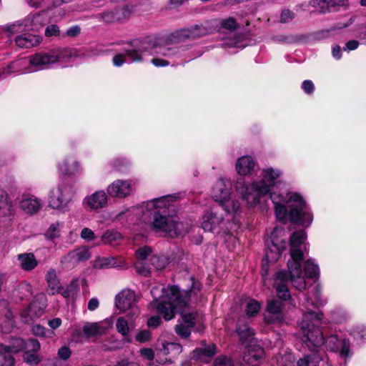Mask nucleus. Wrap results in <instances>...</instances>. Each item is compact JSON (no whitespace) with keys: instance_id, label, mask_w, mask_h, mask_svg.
<instances>
[{"instance_id":"62","label":"nucleus","mask_w":366,"mask_h":366,"mask_svg":"<svg viewBox=\"0 0 366 366\" xmlns=\"http://www.w3.org/2000/svg\"><path fill=\"white\" fill-rule=\"evenodd\" d=\"M81 237L86 241L94 240L96 238L93 231L87 227H85L81 230Z\"/></svg>"},{"instance_id":"18","label":"nucleus","mask_w":366,"mask_h":366,"mask_svg":"<svg viewBox=\"0 0 366 366\" xmlns=\"http://www.w3.org/2000/svg\"><path fill=\"white\" fill-rule=\"evenodd\" d=\"M41 348L40 343L35 339H29L26 341V347L24 348V354L23 359L24 362L29 365L36 366L40 361V357L38 354Z\"/></svg>"},{"instance_id":"21","label":"nucleus","mask_w":366,"mask_h":366,"mask_svg":"<svg viewBox=\"0 0 366 366\" xmlns=\"http://www.w3.org/2000/svg\"><path fill=\"white\" fill-rule=\"evenodd\" d=\"M107 194L103 190H99L86 197L83 204L91 209L97 210L107 206Z\"/></svg>"},{"instance_id":"40","label":"nucleus","mask_w":366,"mask_h":366,"mask_svg":"<svg viewBox=\"0 0 366 366\" xmlns=\"http://www.w3.org/2000/svg\"><path fill=\"white\" fill-rule=\"evenodd\" d=\"M187 30L188 37L189 40H193L202 37L207 34V29L202 25H194L189 28Z\"/></svg>"},{"instance_id":"60","label":"nucleus","mask_w":366,"mask_h":366,"mask_svg":"<svg viewBox=\"0 0 366 366\" xmlns=\"http://www.w3.org/2000/svg\"><path fill=\"white\" fill-rule=\"evenodd\" d=\"M295 18V14L289 10L286 9L282 11L280 16V21L282 23H288Z\"/></svg>"},{"instance_id":"12","label":"nucleus","mask_w":366,"mask_h":366,"mask_svg":"<svg viewBox=\"0 0 366 366\" xmlns=\"http://www.w3.org/2000/svg\"><path fill=\"white\" fill-rule=\"evenodd\" d=\"M90 257L89 249L86 247H80L64 255L61 259V264L64 267L71 269L79 262L86 261Z\"/></svg>"},{"instance_id":"20","label":"nucleus","mask_w":366,"mask_h":366,"mask_svg":"<svg viewBox=\"0 0 366 366\" xmlns=\"http://www.w3.org/2000/svg\"><path fill=\"white\" fill-rule=\"evenodd\" d=\"M223 215L212 208L204 214L202 227L204 231L214 232L223 222Z\"/></svg>"},{"instance_id":"28","label":"nucleus","mask_w":366,"mask_h":366,"mask_svg":"<svg viewBox=\"0 0 366 366\" xmlns=\"http://www.w3.org/2000/svg\"><path fill=\"white\" fill-rule=\"evenodd\" d=\"M236 332L239 337V340L245 346L254 343V332L249 326L248 323H243L239 320L237 325Z\"/></svg>"},{"instance_id":"39","label":"nucleus","mask_w":366,"mask_h":366,"mask_svg":"<svg viewBox=\"0 0 366 366\" xmlns=\"http://www.w3.org/2000/svg\"><path fill=\"white\" fill-rule=\"evenodd\" d=\"M219 203L222 209L227 213H236L240 207L239 202L230 199V196L224 200H220Z\"/></svg>"},{"instance_id":"61","label":"nucleus","mask_w":366,"mask_h":366,"mask_svg":"<svg viewBox=\"0 0 366 366\" xmlns=\"http://www.w3.org/2000/svg\"><path fill=\"white\" fill-rule=\"evenodd\" d=\"M151 334L148 330H144L139 332L136 335V340L139 342H145L150 340Z\"/></svg>"},{"instance_id":"54","label":"nucleus","mask_w":366,"mask_h":366,"mask_svg":"<svg viewBox=\"0 0 366 366\" xmlns=\"http://www.w3.org/2000/svg\"><path fill=\"white\" fill-rule=\"evenodd\" d=\"M151 253L152 249L147 246L139 248L136 251V255L139 260L146 259Z\"/></svg>"},{"instance_id":"48","label":"nucleus","mask_w":366,"mask_h":366,"mask_svg":"<svg viewBox=\"0 0 366 366\" xmlns=\"http://www.w3.org/2000/svg\"><path fill=\"white\" fill-rule=\"evenodd\" d=\"M194 352L198 355L202 354L203 356L207 357H211L217 352V347L215 345L212 344L204 348L197 349Z\"/></svg>"},{"instance_id":"43","label":"nucleus","mask_w":366,"mask_h":366,"mask_svg":"<svg viewBox=\"0 0 366 366\" xmlns=\"http://www.w3.org/2000/svg\"><path fill=\"white\" fill-rule=\"evenodd\" d=\"M174 199L172 195L164 196L159 198L154 199L148 204V207H154L156 208H164L169 205L170 202Z\"/></svg>"},{"instance_id":"52","label":"nucleus","mask_w":366,"mask_h":366,"mask_svg":"<svg viewBox=\"0 0 366 366\" xmlns=\"http://www.w3.org/2000/svg\"><path fill=\"white\" fill-rule=\"evenodd\" d=\"M44 34L47 37L59 36L61 35V31L57 25L51 24L46 26Z\"/></svg>"},{"instance_id":"57","label":"nucleus","mask_w":366,"mask_h":366,"mask_svg":"<svg viewBox=\"0 0 366 366\" xmlns=\"http://www.w3.org/2000/svg\"><path fill=\"white\" fill-rule=\"evenodd\" d=\"M71 355L70 348L67 346H63L58 350V357L63 360H67Z\"/></svg>"},{"instance_id":"10","label":"nucleus","mask_w":366,"mask_h":366,"mask_svg":"<svg viewBox=\"0 0 366 366\" xmlns=\"http://www.w3.org/2000/svg\"><path fill=\"white\" fill-rule=\"evenodd\" d=\"M282 232H283L282 229L274 228L271 234L270 242L267 243V248L264 257L268 262H274L277 261L282 252L286 249V242L280 240L276 237L277 234Z\"/></svg>"},{"instance_id":"59","label":"nucleus","mask_w":366,"mask_h":366,"mask_svg":"<svg viewBox=\"0 0 366 366\" xmlns=\"http://www.w3.org/2000/svg\"><path fill=\"white\" fill-rule=\"evenodd\" d=\"M59 234V224H51L46 231V236L51 239L56 238Z\"/></svg>"},{"instance_id":"24","label":"nucleus","mask_w":366,"mask_h":366,"mask_svg":"<svg viewBox=\"0 0 366 366\" xmlns=\"http://www.w3.org/2000/svg\"><path fill=\"white\" fill-rule=\"evenodd\" d=\"M245 347L247 350L244 354V361L249 365H257L264 355L263 348L257 345L255 343L247 345V346Z\"/></svg>"},{"instance_id":"26","label":"nucleus","mask_w":366,"mask_h":366,"mask_svg":"<svg viewBox=\"0 0 366 366\" xmlns=\"http://www.w3.org/2000/svg\"><path fill=\"white\" fill-rule=\"evenodd\" d=\"M110 327L107 322H87L83 327V332L87 337L101 336Z\"/></svg>"},{"instance_id":"33","label":"nucleus","mask_w":366,"mask_h":366,"mask_svg":"<svg viewBox=\"0 0 366 366\" xmlns=\"http://www.w3.org/2000/svg\"><path fill=\"white\" fill-rule=\"evenodd\" d=\"M124 263L121 260H117L113 257H97L93 263L95 269H101L111 267H123Z\"/></svg>"},{"instance_id":"44","label":"nucleus","mask_w":366,"mask_h":366,"mask_svg":"<svg viewBox=\"0 0 366 366\" xmlns=\"http://www.w3.org/2000/svg\"><path fill=\"white\" fill-rule=\"evenodd\" d=\"M137 41H141V39H137ZM134 41H137V40H134L132 42H130L129 44H128V46L126 47L124 49V54H116L114 57H113V59H112V61H113V64L114 66H121L122 65H123V64L125 62V58L127 57L129 58L132 61H134L132 58L127 55V50H128L129 49L131 48V45L134 42Z\"/></svg>"},{"instance_id":"27","label":"nucleus","mask_w":366,"mask_h":366,"mask_svg":"<svg viewBox=\"0 0 366 366\" xmlns=\"http://www.w3.org/2000/svg\"><path fill=\"white\" fill-rule=\"evenodd\" d=\"M256 166L255 160L249 155L239 157L235 164L237 173L241 176L249 175Z\"/></svg>"},{"instance_id":"17","label":"nucleus","mask_w":366,"mask_h":366,"mask_svg":"<svg viewBox=\"0 0 366 366\" xmlns=\"http://www.w3.org/2000/svg\"><path fill=\"white\" fill-rule=\"evenodd\" d=\"M324 343L329 350L339 352L342 357L347 358L350 356L349 342L345 340L339 339L337 335H331Z\"/></svg>"},{"instance_id":"51","label":"nucleus","mask_w":366,"mask_h":366,"mask_svg":"<svg viewBox=\"0 0 366 366\" xmlns=\"http://www.w3.org/2000/svg\"><path fill=\"white\" fill-rule=\"evenodd\" d=\"M32 333L39 337H48L52 332L40 325H35L32 327Z\"/></svg>"},{"instance_id":"35","label":"nucleus","mask_w":366,"mask_h":366,"mask_svg":"<svg viewBox=\"0 0 366 366\" xmlns=\"http://www.w3.org/2000/svg\"><path fill=\"white\" fill-rule=\"evenodd\" d=\"M323 355L324 354L320 355V352L305 355L298 360L297 366H315V364H319L323 360Z\"/></svg>"},{"instance_id":"32","label":"nucleus","mask_w":366,"mask_h":366,"mask_svg":"<svg viewBox=\"0 0 366 366\" xmlns=\"http://www.w3.org/2000/svg\"><path fill=\"white\" fill-rule=\"evenodd\" d=\"M45 280L47 283V293L50 295H54L61 292V286L54 269H50L46 276Z\"/></svg>"},{"instance_id":"1","label":"nucleus","mask_w":366,"mask_h":366,"mask_svg":"<svg viewBox=\"0 0 366 366\" xmlns=\"http://www.w3.org/2000/svg\"><path fill=\"white\" fill-rule=\"evenodd\" d=\"M263 179L254 182L249 186H245L243 182H237V191L249 204L253 205L259 202V199L270 193V198L274 205L275 215L279 221L285 222L289 214L292 222L302 226H309L313 219L305 202L297 194L290 193L286 196L271 192V188L282 184L280 179L281 172L272 167L262 170Z\"/></svg>"},{"instance_id":"42","label":"nucleus","mask_w":366,"mask_h":366,"mask_svg":"<svg viewBox=\"0 0 366 366\" xmlns=\"http://www.w3.org/2000/svg\"><path fill=\"white\" fill-rule=\"evenodd\" d=\"M151 265L157 270H161L169 264V258L164 255H153L150 259Z\"/></svg>"},{"instance_id":"50","label":"nucleus","mask_w":366,"mask_h":366,"mask_svg":"<svg viewBox=\"0 0 366 366\" xmlns=\"http://www.w3.org/2000/svg\"><path fill=\"white\" fill-rule=\"evenodd\" d=\"M4 317L6 318V321L4 332H9L14 326V315L9 309H7L6 313L4 314Z\"/></svg>"},{"instance_id":"4","label":"nucleus","mask_w":366,"mask_h":366,"mask_svg":"<svg viewBox=\"0 0 366 366\" xmlns=\"http://www.w3.org/2000/svg\"><path fill=\"white\" fill-rule=\"evenodd\" d=\"M185 50V46H178L174 43H169L166 38L164 44H161L157 38L146 37L141 41H134L131 48L127 50V54L133 61H142L146 53L156 54L168 58L179 56L181 51Z\"/></svg>"},{"instance_id":"58","label":"nucleus","mask_w":366,"mask_h":366,"mask_svg":"<svg viewBox=\"0 0 366 366\" xmlns=\"http://www.w3.org/2000/svg\"><path fill=\"white\" fill-rule=\"evenodd\" d=\"M237 22L233 18H228L222 21V27L228 30H234L237 28Z\"/></svg>"},{"instance_id":"6","label":"nucleus","mask_w":366,"mask_h":366,"mask_svg":"<svg viewBox=\"0 0 366 366\" xmlns=\"http://www.w3.org/2000/svg\"><path fill=\"white\" fill-rule=\"evenodd\" d=\"M152 225L156 232L164 234L169 237L184 235L189 230L188 224L179 221L177 216H164L155 212Z\"/></svg>"},{"instance_id":"38","label":"nucleus","mask_w":366,"mask_h":366,"mask_svg":"<svg viewBox=\"0 0 366 366\" xmlns=\"http://www.w3.org/2000/svg\"><path fill=\"white\" fill-rule=\"evenodd\" d=\"M162 351L163 354L171 355L172 357H174L182 352V347L178 343L166 342L163 344Z\"/></svg>"},{"instance_id":"5","label":"nucleus","mask_w":366,"mask_h":366,"mask_svg":"<svg viewBox=\"0 0 366 366\" xmlns=\"http://www.w3.org/2000/svg\"><path fill=\"white\" fill-rule=\"evenodd\" d=\"M307 238L305 231L300 230L294 232L290 237V256L287 262L290 281L294 287L299 291L306 289L307 283L302 273L301 262L304 259L303 249H306L304 242Z\"/></svg>"},{"instance_id":"13","label":"nucleus","mask_w":366,"mask_h":366,"mask_svg":"<svg viewBox=\"0 0 366 366\" xmlns=\"http://www.w3.org/2000/svg\"><path fill=\"white\" fill-rule=\"evenodd\" d=\"M132 14L129 6L116 7L113 10L107 11L96 15V18L105 23H116L128 19Z\"/></svg>"},{"instance_id":"37","label":"nucleus","mask_w":366,"mask_h":366,"mask_svg":"<svg viewBox=\"0 0 366 366\" xmlns=\"http://www.w3.org/2000/svg\"><path fill=\"white\" fill-rule=\"evenodd\" d=\"M122 239V234L117 231L107 230L102 236V241L104 244L114 245Z\"/></svg>"},{"instance_id":"11","label":"nucleus","mask_w":366,"mask_h":366,"mask_svg":"<svg viewBox=\"0 0 366 366\" xmlns=\"http://www.w3.org/2000/svg\"><path fill=\"white\" fill-rule=\"evenodd\" d=\"M26 342L21 338H13L10 340L9 345H4L1 344V365L12 366L14 364V358L12 353H16L26 347Z\"/></svg>"},{"instance_id":"30","label":"nucleus","mask_w":366,"mask_h":366,"mask_svg":"<svg viewBox=\"0 0 366 366\" xmlns=\"http://www.w3.org/2000/svg\"><path fill=\"white\" fill-rule=\"evenodd\" d=\"M58 169L62 175L70 177L80 170V166L74 157H68L59 164Z\"/></svg>"},{"instance_id":"46","label":"nucleus","mask_w":366,"mask_h":366,"mask_svg":"<svg viewBox=\"0 0 366 366\" xmlns=\"http://www.w3.org/2000/svg\"><path fill=\"white\" fill-rule=\"evenodd\" d=\"M260 308H261V305L258 301L254 300H251L250 301H249V302L247 304V306H246L245 311H246L247 315L250 316V317H253V316L256 315L259 312Z\"/></svg>"},{"instance_id":"7","label":"nucleus","mask_w":366,"mask_h":366,"mask_svg":"<svg viewBox=\"0 0 366 366\" xmlns=\"http://www.w3.org/2000/svg\"><path fill=\"white\" fill-rule=\"evenodd\" d=\"M73 52L69 49H55L47 53H37L31 56L29 63L36 67V70L46 69L50 64L56 62L70 61Z\"/></svg>"},{"instance_id":"22","label":"nucleus","mask_w":366,"mask_h":366,"mask_svg":"<svg viewBox=\"0 0 366 366\" xmlns=\"http://www.w3.org/2000/svg\"><path fill=\"white\" fill-rule=\"evenodd\" d=\"M44 311V306L37 301H33L28 307L21 312L22 321L26 324H30L36 319L40 317Z\"/></svg>"},{"instance_id":"41","label":"nucleus","mask_w":366,"mask_h":366,"mask_svg":"<svg viewBox=\"0 0 366 366\" xmlns=\"http://www.w3.org/2000/svg\"><path fill=\"white\" fill-rule=\"evenodd\" d=\"M305 272L307 278H317L320 274V269L317 264L312 259H307L305 263Z\"/></svg>"},{"instance_id":"34","label":"nucleus","mask_w":366,"mask_h":366,"mask_svg":"<svg viewBox=\"0 0 366 366\" xmlns=\"http://www.w3.org/2000/svg\"><path fill=\"white\" fill-rule=\"evenodd\" d=\"M19 260L20 261L22 269L26 271L32 270L38 264L37 260L31 253L19 254Z\"/></svg>"},{"instance_id":"14","label":"nucleus","mask_w":366,"mask_h":366,"mask_svg":"<svg viewBox=\"0 0 366 366\" xmlns=\"http://www.w3.org/2000/svg\"><path fill=\"white\" fill-rule=\"evenodd\" d=\"M16 199V195L12 192L1 194V223L4 222L6 227L11 225L16 214V208L14 204Z\"/></svg>"},{"instance_id":"55","label":"nucleus","mask_w":366,"mask_h":366,"mask_svg":"<svg viewBox=\"0 0 366 366\" xmlns=\"http://www.w3.org/2000/svg\"><path fill=\"white\" fill-rule=\"evenodd\" d=\"M214 366H234L232 360L226 356L217 357L214 360Z\"/></svg>"},{"instance_id":"8","label":"nucleus","mask_w":366,"mask_h":366,"mask_svg":"<svg viewBox=\"0 0 366 366\" xmlns=\"http://www.w3.org/2000/svg\"><path fill=\"white\" fill-rule=\"evenodd\" d=\"M73 195V187L69 184L61 182L50 190L48 205L52 209L65 212L68 210Z\"/></svg>"},{"instance_id":"45","label":"nucleus","mask_w":366,"mask_h":366,"mask_svg":"<svg viewBox=\"0 0 366 366\" xmlns=\"http://www.w3.org/2000/svg\"><path fill=\"white\" fill-rule=\"evenodd\" d=\"M116 327L118 332L122 336L126 337L129 335V323L124 317H120L117 320Z\"/></svg>"},{"instance_id":"63","label":"nucleus","mask_w":366,"mask_h":366,"mask_svg":"<svg viewBox=\"0 0 366 366\" xmlns=\"http://www.w3.org/2000/svg\"><path fill=\"white\" fill-rule=\"evenodd\" d=\"M137 272L144 276H149L151 274V269L144 265L142 262L137 263L136 266Z\"/></svg>"},{"instance_id":"29","label":"nucleus","mask_w":366,"mask_h":366,"mask_svg":"<svg viewBox=\"0 0 366 366\" xmlns=\"http://www.w3.org/2000/svg\"><path fill=\"white\" fill-rule=\"evenodd\" d=\"M25 31H37L44 25V18L41 12L30 14L22 20Z\"/></svg>"},{"instance_id":"16","label":"nucleus","mask_w":366,"mask_h":366,"mask_svg":"<svg viewBox=\"0 0 366 366\" xmlns=\"http://www.w3.org/2000/svg\"><path fill=\"white\" fill-rule=\"evenodd\" d=\"M282 307L283 304L281 301L269 300L264 314L265 321L269 324L280 322L283 320Z\"/></svg>"},{"instance_id":"64","label":"nucleus","mask_w":366,"mask_h":366,"mask_svg":"<svg viewBox=\"0 0 366 366\" xmlns=\"http://www.w3.org/2000/svg\"><path fill=\"white\" fill-rule=\"evenodd\" d=\"M131 216V212L129 209H127L119 212L114 217V219L121 222H124L127 221L128 217Z\"/></svg>"},{"instance_id":"25","label":"nucleus","mask_w":366,"mask_h":366,"mask_svg":"<svg viewBox=\"0 0 366 366\" xmlns=\"http://www.w3.org/2000/svg\"><path fill=\"white\" fill-rule=\"evenodd\" d=\"M42 41V36L32 34H23L16 36L15 43L19 48L30 49L37 46Z\"/></svg>"},{"instance_id":"2","label":"nucleus","mask_w":366,"mask_h":366,"mask_svg":"<svg viewBox=\"0 0 366 366\" xmlns=\"http://www.w3.org/2000/svg\"><path fill=\"white\" fill-rule=\"evenodd\" d=\"M151 294L154 300L150 305L157 307V312L165 320L173 319L175 314L179 312L182 315V323L190 328L195 325L196 315L192 312L184 313L189 300L187 292H181L175 285H168L167 287H154L151 290Z\"/></svg>"},{"instance_id":"56","label":"nucleus","mask_w":366,"mask_h":366,"mask_svg":"<svg viewBox=\"0 0 366 366\" xmlns=\"http://www.w3.org/2000/svg\"><path fill=\"white\" fill-rule=\"evenodd\" d=\"M81 33V28L78 25H74L69 27L66 31L62 35L63 37L69 36V37H76L79 36Z\"/></svg>"},{"instance_id":"31","label":"nucleus","mask_w":366,"mask_h":366,"mask_svg":"<svg viewBox=\"0 0 366 366\" xmlns=\"http://www.w3.org/2000/svg\"><path fill=\"white\" fill-rule=\"evenodd\" d=\"M229 184L228 181L223 179H219L216 182L212 187V194L215 201L219 202L229 197L230 192L228 188V185Z\"/></svg>"},{"instance_id":"49","label":"nucleus","mask_w":366,"mask_h":366,"mask_svg":"<svg viewBox=\"0 0 366 366\" xmlns=\"http://www.w3.org/2000/svg\"><path fill=\"white\" fill-rule=\"evenodd\" d=\"M191 328L183 323H179L175 326L176 333L182 338L188 337L191 334Z\"/></svg>"},{"instance_id":"9","label":"nucleus","mask_w":366,"mask_h":366,"mask_svg":"<svg viewBox=\"0 0 366 366\" xmlns=\"http://www.w3.org/2000/svg\"><path fill=\"white\" fill-rule=\"evenodd\" d=\"M115 305L121 311L129 310L127 316L131 320L139 315V309L136 306L135 294L131 290H123L118 293L115 297Z\"/></svg>"},{"instance_id":"36","label":"nucleus","mask_w":366,"mask_h":366,"mask_svg":"<svg viewBox=\"0 0 366 366\" xmlns=\"http://www.w3.org/2000/svg\"><path fill=\"white\" fill-rule=\"evenodd\" d=\"M167 38L169 43H174L177 45L189 40L186 28L172 32Z\"/></svg>"},{"instance_id":"19","label":"nucleus","mask_w":366,"mask_h":366,"mask_svg":"<svg viewBox=\"0 0 366 366\" xmlns=\"http://www.w3.org/2000/svg\"><path fill=\"white\" fill-rule=\"evenodd\" d=\"M287 283L288 277L285 271L280 270L275 273L273 287L277 295L283 300H289L291 297Z\"/></svg>"},{"instance_id":"47","label":"nucleus","mask_w":366,"mask_h":366,"mask_svg":"<svg viewBox=\"0 0 366 366\" xmlns=\"http://www.w3.org/2000/svg\"><path fill=\"white\" fill-rule=\"evenodd\" d=\"M4 31L9 34H13L18 32L24 31L25 30L24 29L23 21L21 20L16 21L12 24L5 26L4 27Z\"/></svg>"},{"instance_id":"23","label":"nucleus","mask_w":366,"mask_h":366,"mask_svg":"<svg viewBox=\"0 0 366 366\" xmlns=\"http://www.w3.org/2000/svg\"><path fill=\"white\" fill-rule=\"evenodd\" d=\"M19 207L26 214H34L41 209V203L39 199L32 194H23Z\"/></svg>"},{"instance_id":"53","label":"nucleus","mask_w":366,"mask_h":366,"mask_svg":"<svg viewBox=\"0 0 366 366\" xmlns=\"http://www.w3.org/2000/svg\"><path fill=\"white\" fill-rule=\"evenodd\" d=\"M77 289V284L76 282L72 281L69 285L66 287L64 290H63L61 293L62 296L65 298L69 297L73 295Z\"/></svg>"},{"instance_id":"15","label":"nucleus","mask_w":366,"mask_h":366,"mask_svg":"<svg viewBox=\"0 0 366 366\" xmlns=\"http://www.w3.org/2000/svg\"><path fill=\"white\" fill-rule=\"evenodd\" d=\"M107 194L114 198L124 199L133 192V186L130 181L117 179L107 187Z\"/></svg>"},{"instance_id":"3","label":"nucleus","mask_w":366,"mask_h":366,"mask_svg":"<svg viewBox=\"0 0 366 366\" xmlns=\"http://www.w3.org/2000/svg\"><path fill=\"white\" fill-rule=\"evenodd\" d=\"M304 295L303 317L300 323L302 330V339L307 347L313 351L315 348L320 347L325 342L322 332L319 328L322 324L323 314L313 310L322 305L320 287L315 286L311 293Z\"/></svg>"}]
</instances>
